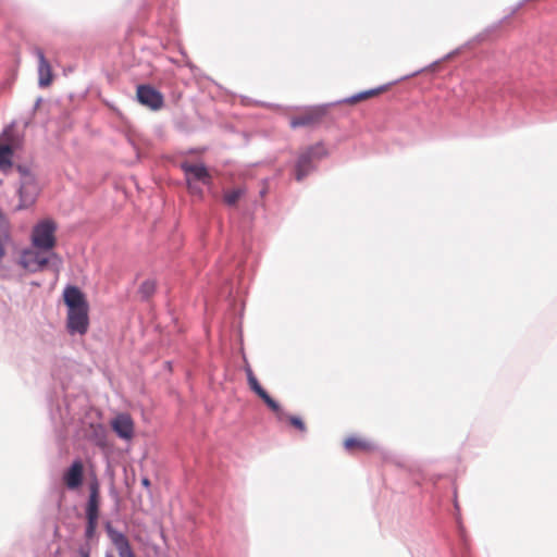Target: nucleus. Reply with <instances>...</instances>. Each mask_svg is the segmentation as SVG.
Instances as JSON below:
<instances>
[{"mask_svg":"<svg viewBox=\"0 0 557 557\" xmlns=\"http://www.w3.org/2000/svg\"><path fill=\"white\" fill-rule=\"evenodd\" d=\"M57 223L51 219H44L37 222L32 230L30 242L35 248L53 251L57 244Z\"/></svg>","mask_w":557,"mask_h":557,"instance_id":"20e7f679","label":"nucleus"},{"mask_svg":"<svg viewBox=\"0 0 557 557\" xmlns=\"http://www.w3.org/2000/svg\"><path fill=\"white\" fill-rule=\"evenodd\" d=\"M181 168L185 173L186 181L201 182L203 186L211 185V175L205 164L184 162Z\"/></svg>","mask_w":557,"mask_h":557,"instance_id":"423d86ee","label":"nucleus"},{"mask_svg":"<svg viewBox=\"0 0 557 557\" xmlns=\"http://www.w3.org/2000/svg\"><path fill=\"white\" fill-rule=\"evenodd\" d=\"M98 521L97 520H87V525L85 530V535L87 539H91L96 532Z\"/></svg>","mask_w":557,"mask_h":557,"instance_id":"4be33fe9","label":"nucleus"},{"mask_svg":"<svg viewBox=\"0 0 557 557\" xmlns=\"http://www.w3.org/2000/svg\"><path fill=\"white\" fill-rule=\"evenodd\" d=\"M187 188L191 195L202 197L203 189L201 187V182H195V181H186Z\"/></svg>","mask_w":557,"mask_h":557,"instance_id":"412c9836","label":"nucleus"},{"mask_svg":"<svg viewBox=\"0 0 557 557\" xmlns=\"http://www.w3.org/2000/svg\"><path fill=\"white\" fill-rule=\"evenodd\" d=\"M34 54L38 59V84L40 87H47L52 81L50 63L47 61L45 53L40 48H35Z\"/></svg>","mask_w":557,"mask_h":557,"instance_id":"9b49d317","label":"nucleus"},{"mask_svg":"<svg viewBox=\"0 0 557 557\" xmlns=\"http://www.w3.org/2000/svg\"><path fill=\"white\" fill-rule=\"evenodd\" d=\"M84 467L81 460H75L65 471L63 480L69 490H76L83 482Z\"/></svg>","mask_w":557,"mask_h":557,"instance_id":"ddd939ff","label":"nucleus"},{"mask_svg":"<svg viewBox=\"0 0 557 557\" xmlns=\"http://www.w3.org/2000/svg\"><path fill=\"white\" fill-rule=\"evenodd\" d=\"M249 387L267 404V406L274 411L278 418L282 417L283 410L277 401H275L263 387L259 384L257 377H250L248 381Z\"/></svg>","mask_w":557,"mask_h":557,"instance_id":"4468645a","label":"nucleus"},{"mask_svg":"<svg viewBox=\"0 0 557 557\" xmlns=\"http://www.w3.org/2000/svg\"><path fill=\"white\" fill-rule=\"evenodd\" d=\"M24 135L16 131L15 124L11 123L0 133V145L8 146L10 150L16 151L23 147Z\"/></svg>","mask_w":557,"mask_h":557,"instance_id":"9d476101","label":"nucleus"},{"mask_svg":"<svg viewBox=\"0 0 557 557\" xmlns=\"http://www.w3.org/2000/svg\"><path fill=\"white\" fill-rule=\"evenodd\" d=\"M289 421H290V423H292L295 428L299 429L300 431H305V430H306L305 423L302 422V420H301L300 418L295 417V416H292V417L289 418Z\"/></svg>","mask_w":557,"mask_h":557,"instance_id":"5701e85b","label":"nucleus"},{"mask_svg":"<svg viewBox=\"0 0 557 557\" xmlns=\"http://www.w3.org/2000/svg\"><path fill=\"white\" fill-rule=\"evenodd\" d=\"M524 3V1L522 3H520L517 8L513 9V12H517L518 9Z\"/></svg>","mask_w":557,"mask_h":557,"instance_id":"a878e982","label":"nucleus"},{"mask_svg":"<svg viewBox=\"0 0 557 557\" xmlns=\"http://www.w3.org/2000/svg\"><path fill=\"white\" fill-rule=\"evenodd\" d=\"M326 149L322 144H315L302 151L295 166V178L301 182L314 170V163L326 156Z\"/></svg>","mask_w":557,"mask_h":557,"instance_id":"39448f33","label":"nucleus"},{"mask_svg":"<svg viewBox=\"0 0 557 557\" xmlns=\"http://www.w3.org/2000/svg\"><path fill=\"white\" fill-rule=\"evenodd\" d=\"M383 89H384V87H380V88L370 89V90H367V91L359 92L357 95L351 96L350 98H347L345 100V102L354 103V102L359 101L361 99H366V98H368L370 96L376 95L380 91H382Z\"/></svg>","mask_w":557,"mask_h":557,"instance_id":"aec40b11","label":"nucleus"},{"mask_svg":"<svg viewBox=\"0 0 557 557\" xmlns=\"http://www.w3.org/2000/svg\"><path fill=\"white\" fill-rule=\"evenodd\" d=\"M344 446L346 449H350L352 447H358L363 450H370L373 449V444L363 440H358L355 437H349L344 442Z\"/></svg>","mask_w":557,"mask_h":557,"instance_id":"f3484780","label":"nucleus"},{"mask_svg":"<svg viewBox=\"0 0 557 557\" xmlns=\"http://www.w3.org/2000/svg\"><path fill=\"white\" fill-rule=\"evenodd\" d=\"M106 557H113V556L108 554V555H106Z\"/></svg>","mask_w":557,"mask_h":557,"instance_id":"c85d7f7f","label":"nucleus"},{"mask_svg":"<svg viewBox=\"0 0 557 557\" xmlns=\"http://www.w3.org/2000/svg\"><path fill=\"white\" fill-rule=\"evenodd\" d=\"M324 112L325 110L323 108H313L309 110L306 114L292 119L290 126L293 128H297L301 126L312 125L322 117Z\"/></svg>","mask_w":557,"mask_h":557,"instance_id":"2eb2a0df","label":"nucleus"},{"mask_svg":"<svg viewBox=\"0 0 557 557\" xmlns=\"http://www.w3.org/2000/svg\"><path fill=\"white\" fill-rule=\"evenodd\" d=\"M17 263L27 272H41L47 268L55 272L62 267V259L54 251L35 248L33 245L21 251Z\"/></svg>","mask_w":557,"mask_h":557,"instance_id":"f03ea898","label":"nucleus"},{"mask_svg":"<svg viewBox=\"0 0 557 557\" xmlns=\"http://www.w3.org/2000/svg\"><path fill=\"white\" fill-rule=\"evenodd\" d=\"M524 3V1L522 3H520L517 8L513 9V12H517L518 9Z\"/></svg>","mask_w":557,"mask_h":557,"instance_id":"bb28decb","label":"nucleus"},{"mask_svg":"<svg viewBox=\"0 0 557 557\" xmlns=\"http://www.w3.org/2000/svg\"><path fill=\"white\" fill-rule=\"evenodd\" d=\"M244 189L235 188L224 193V202L227 206H235L238 199L243 196Z\"/></svg>","mask_w":557,"mask_h":557,"instance_id":"a211bd4d","label":"nucleus"},{"mask_svg":"<svg viewBox=\"0 0 557 557\" xmlns=\"http://www.w3.org/2000/svg\"><path fill=\"white\" fill-rule=\"evenodd\" d=\"M14 151L10 150L8 146L0 145V172L3 174L10 173L13 168Z\"/></svg>","mask_w":557,"mask_h":557,"instance_id":"dca6fc26","label":"nucleus"},{"mask_svg":"<svg viewBox=\"0 0 557 557\" xmlns=\"http://www.w3.org/2000/svg\"><path fill=\"white\" fill-rule=\"evenodd\" d=\"M63 299L67 307L66 327L70 334L84 335L88 331V302L83 292L74 285H67L63 290Z\"/></svg>","mask_w":557,"mask_h":557,"instance_id":"f257e3e1","label":"nucleus"},{"mask_svg":"<svg viewBox=\"0 0 557 557\" xmlns=\"http://www.w3.org/2000/svg\"><path fill=\"white\" fill-rule=\"evenodd\" d=\"M82 556L83 557H89L88 553L87 552H82Z\"/></svg>","mask_w":557,"mask_h":557,"instance_id":"cd10ccee","label":"nucleus"},{"mask_svg":"<svg viewBox=\"0 0 557 557\" xmlns=\"http://www.w3.org/2000/svg\"><path fill=\"white\" fill-rule=\"evenodd\" d=\"M141 484L148 488L150 486V480L145 476L141 479Z\"/></svg>","mask_w":557,"mask_h":557,"instance_id":"393cba45","label":"nucleus"},{"mask_svg":"<svg viewBox=\"0 0 557 557\" xmlns=\"http://www.w3.org/2000/svg\"><path fill=\"white\" fill-rule=\"evenodd\" d=\"M112 429L123 440L132 438L134 434V423L126 413H121L112 420Z\"/></svg>","mask_w":557,"mask_h":557,"instance_id":"f8f14e48","label":"nucleus"},{"mask_svg":"<svg viewBox=\"0 0 557 557\" xmlns=\"http://www.w3.org/2000/svg\"><path fill=\"white\" fill-rule=\"evenodd\" d=\"M156 290V282L153 280H146L139 286V294L144 299H148Z\"/></svg>","mask_w":557,"mask_h":557,"instance_id":"6ab92c4d","label":"nucleus"},{"mask_svg":"<svg viewBox=\"0 0 557 557\" xmlns=\"http://www.w3.org/2000/svg\"><path fill=\"white\" fill-rule=\"evenodd\" d=\"M20 174V206L18 208H27L32 206L40 191V184L37 175L28 165L20 164L16 166Z\"/></svg>","mask_w":557,"mask_h":557,"instance_id":"7ed1b4c3","label":"nucleus"},{"mask_svg":"<svg viewBox=\"0 0 557 557\" xmlns=\"http://www.w3.org/2000/svg\"><path fill=\"white\" fill-rule=\"evenodd\" d=\"M88 490H89V497H88V502L86 505V519L98 521L100 484L96 476L89 482Z\"/></svg>","mask_w":557,"mask_h":557,"instance_id":"1a4fd4ad","label":"nucleus"},{"mask_svg":"<svg viewBox=\"0 0 557 557\" xmlns=\"http://www.w3.org/2000/svg\"><path fill=\"white\" fill-rule=\"evenodd\" d=\"M106 531L115 546L119 557H135L127 537L122 532L115 530L110 523H107Z\"/></svg>","mask_w":557,"mask_h":557,"instance_id":"6e6552de","label":"nucleus"},{"mask_svg":"<svg viewBox=\"0 0 557 557\" xmlns=\"http://www.w3.org/2000/svg\"><path fill=\"white\" fill-rule=\"evenodd\" d=\"M246 374H247V381H249L250 377H256L252 370L249 367L246 368Z\"/></svg>","mask_w":557,"mask_h":557,"instance_id":"b1692460","label":"nucleus"},{"mask_svg":"<svg viewBox=\"0 0 557 557\" xmlns=\"http://www.w3.org/2000/svg\"><path fill=\"white\" fill-rule=\"evenodd\" d=\"M137 99L141 104L152 110H158L163 104L162 95L157 89L148 85H140L137 87Z\"/></svg>","mask_w":557,"mask_h":557,"instance_id":"0eeeda50","label":"nucleus"}]
</instances>
